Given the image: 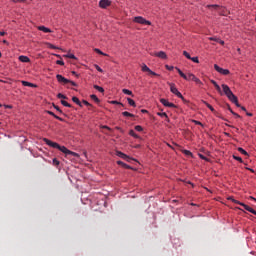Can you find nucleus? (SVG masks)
Returning a JSON list of instances; mask_svg holds the SVG:
<instances>
[{
    "label": "nucleus",
    "mask_w": 256,
    "mask_h": 256,
    "mask_svg": "<svg viewBox=\"0 0 256 256\" xmlns=\"http://www.w3.org/2000/svg\"><path fill=\"white\" fill-rule=\"evenodd\" d=\"M233 159H235V161H239V163H243V158H241L239 156L233 155Z\"/></svg>",
    "instance_id": "39"
},
{
    "label": "nucleus",
    "mask_w": 256,
    "mask_h": 256,
    "mask_svg": "<svg viewBox=\"0 0 256 256\" xmlns=\"http://www.w3.org/2000/svg\"><path fill=\"white\" fill-rule=\"evenodd\" d=\"M46 113H47L48 115H51L52 117H55V116H56L55 113H53L52 111H49V110H47Z\"/></svg>",
    "instance_id": "51"
},
{
    "label": "nucleus",
    "mask_w": 256,
    "mask_h": 256,
    "mask_svg": "<svg viewBox=\"0 0 256 256\" xmlns=\"http://www.w3.org/2000/svg\"><path fill=\"white\" fill-rule=\"evenodd\" d=\"M175 69L179 73L180 77H182V79H184L185 81H195L197 77L193 73H188V75L183 73V71L179 69V67H175Z\"/></svg>",
    "instance_id": "3"
},
{
    "label": "nucleus",
    "mask_w": 256,
    "mask_h": 256,
    "mask_svg": "<svg viewBox=\"0 0 256 256\" xmlns=\"http://www.w3.org/2000/svg\"><path fill=\"white\" fill-rule=\"evenodd\" d=\"M46 45H47V47H48L49 49H61V48H59V47H57V46H55V45H53V44H51V43H49V42H46Z\"/></svg>",
    "instance_id": "32"
},
{
    "label": "nucleus",
    "mask_w": 256,
    "mask_h": 256,
    "mask_svg": "<svg viewBox=\"0 0 256 256\" xmlns=\"http://www.w3.org/2000/svg\"><path fill=\"white\" fill-rule=\"evenodd\" d=\"M72 101H73V103H75V104L78 105L79 107H83V104L81 103V100H79V99L77 98V96H73V97H72Z\"/></svg>",
    "instance_id": "19"
},
{
    "label": "nucleus",
    "mask_w": 256,
    "mask_h": 256,
    "mask_svg": "<svg viewBox=\"0 0 256 256\" xmlns=\"http://www.w3.org/2000/svg\"><path fill=\"white\" fill-rule=\"evenodd\" d=\"M214 69L217 71V73H220V75H229L231 71L229 69L221 68L219 65L214 64Z\"/></svg>",
    "instance_id": "7"
},
{
    "label": "nucleus",
    "mask_w": 256,
    "mask_h": 256,
    "mask_svg": "<svg viewBox=\"0 0 256 256\" xmlns=\"http://www.w3.org/2000/svg\"><path fill=\"white\" fill-rule=\"evenodd\" d=\"M12 3H27V0H11Z\"/></svg>",
    "instance_id": "46"
},
{
    "label": "nucleus",
    "mask_w": 256,
    "mask_h": 256,
    "mask_svg": "<svg viewBox=\"0 0 256 256\" xmlns=\"http://www.w3.org/2000/svg\"><path fill=\"white\" fill-rule=\"evenodd\" d=\"M56 65H61V66H63V65H65V62H64L63 60H57V61H56Z\"/></svg>",
    "instance_id": "49"
},
{
    "label": "nucleus",
    "mask_w": 256,
    "mask_h": 256,
    "mask_svg": "<svg viewBox=\"0 0 256 256\" xmlns=\"http://www.w3.org/2000/svg\"><path fill=\"white\" fill-rule=\"evenodd\" d=\"M117 157H120V159H124V161H131V157L121 151H116Z\"/></svg>",
    "instance_id": "12"
},
{
    "label": "nucleus",
    "mask_w": 256,
    "mask_h": 256,
    "mask_svg": "<svg viewBox=\"0 0 256 256\" xmlns=\"http://www.w3.org/2000/svg\"><path fill=\"white\" fill-rule=\"evenodd\" d=\"M158 117H164L167 121H169V116L165 112H158L157 113Z\"/></svg>",
    "instance_id": "24"
},
{
    "label": "nucleus",
    "mask_w": 256,
    "mask_h": 256,
    "mask_svg": "<svg viewBox=\"0 0 256 256\" xmlns=\"http://www.w3.org/2000/svg\"><path fill=\"white\" fill-rule=\"evenodd\" d=\"M204 105H206V107H208V109H210V111L215 112V108H213V106L211 104H209L207 101L202 100L201 101Z\"/></svg>",
    "instance_id": "21"
},
{
    "label": "nucleus",
    "mask_w": 256,
    "mask_h": 256,
    "mask_svg": "<svg viewBox=\"0 0 256 256\" xmlns=\"http://www.w3.org/2000/svg\"><path fill=\"white\" fill-rule=\"evenodd\" d=\"M141 69L143 73H149V75H153L154 77H159V74H157L156 72H153V70H151V68H149L147 64H142Z\"/></svg>",
    "instance_id": "8"
},
{
    "label": "nucleus",
    "mask_w": 256,
    "mask_h": 256,
    "mask_svg": "<svg viewBox=\"0 0 256 256\" xmlns=\"http://www.w3.org/2000/svg\"><path fill=\"white\" fill-rule=\"evenodd\" d=\"M56 79H57L58 83H62L63 85H67V83L70 82L69 79L63 77V75H61V74H57Z\"/></svg>",
    "instance_id": "11"
},
{
    "label": "nucleus",
    "mask_w": 256,
    "mask_h": 256,
    "mask_svg": "<svg viewBox=\"0 0 256 256\" xmlns=\"http://www.w3.org/2000/svg\"><path fill=\"white\" fill-rule=\"evenodd\" d=\"M209 41H216V43H219L220 45H225V41L221 40L220 38L217 37H209Z\"/></svg>",
    "instance_id": "17"
},
{
    "label": "nucleus",
    "mask_w": 256,
    "mask_h": 256,
    "mask_svg": "<svg viewBox=\"0 0 256 256\" xmlns=\"http://www.w3.org/2000/svg\"><path fill=\"white\" fill-rule=\"evenodd\" d=\"M170 91H171V93H173V95H176V97H178V99L185 101V97H183V94H181V92H179V89H177L175 84H173V83L170 84Z\"/></svg>",
    "instance_id": "5"
},
{
    "label": "nucleus",
    "mask_w": 256,
    "mask_h": 256,
    "mask_svg": "<svg viewBox=\"0 0 256 256\" xmlns=\"http://www.w3.org/2000/svg\"><path fill=\"white\" fill-rule=\"evenodd\" d=\"M248 171H251V173H255V170L251 169V168H246Z\"/></svg>",
    "instance_id": "61"
},
{
    "label": "nucleus",
    "mask_w": 256,
    "mask_h": 256,
    "mask_svg": "<svg viewBox=\"0 0 256 256\" xmlns=\"http://www.w3.org/2000/svg\"><path fill=\"white\" fill-rule=\"evenodd\" d=\"M232 203H235L236 205H241L246 211H249V213H252L253 215H256L255 209L251 208L249 205L242 203L238 200L232 199Z\"/></svg>",
    "instance_id": "4"
},
{
    "label": "nucleus",
    "mask_w": 256,
    "mask_h": 256,
    "mask_svg": "<svg viewBox=\"0 0 256 256\" xmlns=\"http://www.w3.org/2000/svg\"><path fill=\"white\" fill-rule=\"evenodd\" d=\"M193 123H195V125H201V127H203V123H201L200 121L193 120Z\"/></svg>",
    "instance_id": "50"
},
{
    "label": "nucleus",
    "mask_w": 256,
    "mask_h": 256,
    "mask_svg": "<svg viewBox=\"0 0 256 256\" xmlns=\"http://www.w3.org/2000/svg\"><path fill=\"white\" fill-rule=\"evenodd\" d=\"M122 115H123V117H135V115H133L132 113H129L127 111L122 112Z\"/></svg>",
    "instance_id": "34"
},
{
    "label": "nucleus",
    "mask_w": 256,
    "mask_h": 256,
    "mask_svg": "<svg viewBox=\"0 0 256 256\" xmlns=\"http://www.w3.org/2000/svg\"><path fill=\"white\" fill-rule=\"evenodd\" d=\"M239 153H241L242 155H246L249 156V153L247 151H245V149H243L242 147L238 148Z\"/></svg>",
    "instance_id": "31"
},
{
    "label": "nucleus",
    "mask_w": 256,
    "mask_h": 256,
    "mask_svg": "<svg viewBox=\"0 0 256 256\" xmlns=\"http://www.w3.org/2000/svg\"><path fill=\"white\" fill-rule=\"evenodd\" d=\"M94 51L95 53H98V55H103L104 57H107V54L101 51V49L99 48H95Z\"/></svg>",
    "instance_id": "30"
},
{
    "label": "nucleus",
    "mask_w": 256,
    "mask_h": 256,
    "mask_svg": "<svg viewBox=\"0 0 256 256\" xmlns=\"http://www.w3.org/2000/svg\"><path fill=\"white\" fill-rule=\"evenodd\" d=\"M249 199H251L252 201H255V202H256V198L253 197V196H250Z\"/></svg>",
    "instance_id": "60"
},
{
    "label": "nucleus",
    "mask_w": 256,
    "mask_h": 256,
    "mask_svg": "<svg viewBox=\"0 0 256 256\" xmlns=\"http://www.w3.org/2000/svg\"><path fill=\"white\" fill-rule=\"evenodd\" d=\"M18 59L21 63H31V59L25 55L19 56Z\"/></svg>",
    "instance_id": "15"
},
{
    "label": "nucleus",
    "mask_w": 256,
    "mask_h": 256,
    "mask_svg": "<svg viewBox=\"0 0 256 256\" xmlns=\"http://www.w3.org/2000/svg\"><path fill=\"white\" fill-rule=\"evenodd\" d=\"M60 163H61V162H59V160H58L57 158H54V159L52 160V165H54L55 167H59Z\"/></svg>",
    "instance_id": "33"
},
{
    "label": "nucleus",
    "mask_w": 256,
    "mask_h": 256,
    "mask_svg": "<svg viewBox=\"0 0 256 256\" xmlns=\"http://www.w3.org/2000/svg\"><path fill=\"white\" fill-rule=\"evenodd\" d=\"M129 135L130 137H134V139H140L139 135L135 133V130H130Z\"/></svg>",
    "instance_id": "22"
},
{
    "label": "nucleus",
    "mask_w": 256,
    "mask_h": 256,
    "mask_svg": "<svg viewBox=\"0 0 256 256\" xmlns=\"http://www.w3.org/2000/svg\"><path fill=\"white\" fill-rule=\"evenodd\" d=\"M61 105H63L64 107H71V104H69V102L65 101V100H61Z\"/></svg>",
    "instance_id": "36"
},
{
    "label": "nucleus",
    "mask_w": 256,
    "mask_h": 256,
    "mask_svg": "<svg viewBox=\"0 0 256 256\" xmlns=\"http://www.w3.org/2000/svg\"><path fill=\"white\" fill-rule=\"evenodd\" d=\"M37 29L38 31H42L43 33H53V31L46 26H38Z\"/></svg>",
    "instance_id": "16"
},
{
    "label": "nucleus",
    "mask_w": 256,
    "mask_h": 256,
    "mask_svg": "<svg viewBox=\"0 0 256 256\" xmlns=\"http://www.w3.org/2000/svg\"><path fill=\"white\" fill-rule=\"evenodd\" d=\"M110 104H111V105H121V107H123V103L118 102V101H116V100L110 101Z\"/></svg>",
    "instance_id": "37"
},
{
    "label": "nucleus",
    "mask_w": 256,
    "mask_h": 256,
    "mask_svg": "<svg viewBox=\"0 0 256 256\" xmlns=\"http://www.w3.org/2000/svg\"><path fill=\"white\" fill-rule=\"evenodd\" d=\"M160 103L162 105H164V107H170V108H175L177 107L175 104H173V102H169V100L165 99V98H161L160 99Z\"/></svg>",
    "instance_id": "10"
},
{
    "label": "nucleus",
    "mask_w": 256,
    "mask_h": 256,
    "mask_svg": "<svg viewBox=\"0 0 256 256\" xmlns=\"http://www.w3.org/2000/svg\"><path fill=\"white\" fill-rule=\"evenodd\" d=\"M246 115H247L248 117H253V113H250V112H247Z\"/></svg>",
    "instance_id": "58"
},
{
    "label": "nucleus",
    "mask_w": 256,
    "mask_h": 256,
    "mask_svg": "<svg viewBox=\"0 0 256 256\" xmlns=\"http://www.w3.org/2000/svg\"><path fill=\"white\" fill-rule=\"evenodd\" d=\"M229 111L230 113H232V115H234V117H237V118L241 117L239 114L235 113L231 108H229Z\"/></svg>",
    "instance_id": "48"
},
{
    "label": "nucleus",
    "mask_w": 256,
    "mask_h": 256,
    "mask_svg": "<svg viewBox=\"0 0 256 256\" xmlns=\"http://www.w3.org/2000/svg\"><path fill=\"white\" fill-rule=\"evenodd\" d=\"M233 199H235V198H233V197H228V201H233Z\"/></svg>",
    "instance_id": "63"
},
{
    "label": "nucleus",
    "mask_w": 256,
    "mask_h": 256,
    "mask_svg": "<svg viewBox=\"0 0 256 256\" xmlns=\"http://www.w3.org/2000/svg\"><path fill=\"white\" fill-rule=\"evenodd\" d=\"M141 113H148V111L145 110V109H142V110H141Z\"/></svg>",
    "instance_id": "62"
},
{
    "label": "nucleus",
    "mask_w": 256,
    "mask_h": 256,
    "mask_svg": "<svg viewBox=\"0 0 256 256\" xmlns=\"http://www.w3.org/2000/svg\"><path fill=\"white\" fill-rule=\"evenodd\" d=\"M221 87H222V93H224V95L227 96V99H229L231 103H234L236 107H240L242 111H247V108H245V106H241V104H239V99L237 98V96H235V94H233V91H231V88L229 87V85L222 84Z\"/></svg>",
    "instance_id": "2"
},
{
    "label": "nucleus",
    "mask_w": 256,
    "mask_h": 256,
    "mask_svg": "<svg viewBox=\"0 0 256 256\" xmlns=\"http://www.w3.org/2000/svg\"><path fill=\"white\" fill-rule=\"evenodd\" d=\"M154 56L159 57V59H167V53L165 51L156 52Z\"/></svg>",
    "instance_id": "14"
},
{
    "label": "nucleus",
    "mask_w": 256,
    "mask_h": 256,
    "mask_svg": "<svg viewBox=\"0 0 256 256\" xmlns=\"http://www.w3.org/2000/svg\"><path fill=\"white\" fill-rule=\"evenodd\" d=\"M127 101H128V104L130 105V107H137L135 100H133L131 98H127Z\"/></svg>",
    "instance_id": "25"
},
{
    "label": "nucleus",
    "mask_w": 256,
    "mask_h": 256,
    "mask_svg": "<svg viewBox=\"0 0 256 256\" xmlns=\"http://www.w3.org/2000/svg\"><path fill=\"white\" fill-rule=\"evenodd\" d=\"M165 68L167 69V71H173V69H175L174 66H169L168 64L165 65Z\"/></svg>",
    "instance_id": "43"
},
{
    "label": "nucleus",
    "mask_w": 256,
    "mask_h": 256,
    "mask_svg": "<svg viewBox=\"0 0 256 256\" xmlns=\"http://www.w3.org/2000/svg\"><path fill=\"white\" fill-rule=\"evenodd\" d=\"M94 89H96V91H99V93H105V89H103V87L99 85H94Z\"/></svg>",
    "instance_id": "28"
},
{
    "label": "nucleus",
    "mask_w": 256,
    "mask_h": 256,
    "mask_svg": "<svg viewBox=\"0 0 256 256\" xmlns=\"http://www.w3.org/2000/svg\"><path fill=\"white\" fill-rule=\"evenodd\" d=\"M122 93H124V95H130L131 97H133V91L129 90V89H122Z\"/></svg>",
    "instance_id": "23"
},
{
    "label": "nucleus",
    "mask_w": 256,
    "mask_h": 256,
    "mask_svg": "<svg viewBox=\"0 0 256 256\" xmlns=\"http://www.w3.org/2000/svg\"><path fill=\"white\" fill-rule=\"evenodd\" d=\"M21 83H22L23 87H37V85H35L31 82H27L25 80H22Z\"/></svg>",
    "instance_id": "18"
},
{
    "label": "nucleus",
    "mask_w": 256,
    "mask_h": 256,
    "mask_svg": "<svg viewBox=\"0 0 256 256\" xmlns=\"http://www.w3.org/2000/svg\"><path fill=\"white\" fill-rule=\"evenodd\" d=\"M5 35H6V32H4V31L1 32V31H0V37H3V36H5Z\"/></svg>",
    "instance_id": "57"
},
{
    "label": "nucleus",
    "mask_w": 256,
    "mask_h": 256,
    "mask_svg": "<svg viewBox=\"0 0 256 256\" xmlns=\"http://www.w3.org/2000/svg\"><path fill=\"white\" fill-rule=\"evenodd\" d=\"M182 153L186 155V157H193V153L189 150H182Z\"/></svg>",
    "instance_id": "29"
},
{
    "label": "nucleus",
    "mask_w": 256,
    "mask_h": 256,
    "mask_svg": "<svg viewBox=\"0 0 256 256\" xmlns=\"http://www.w3.org/2000/svg\"><path fill=\"white\" fill-rule=\"evenodd\" d=\"M83 105H86V107H92L91 103H89L87 100L82 101Z\"/></svg>",
    "instance_id": "47"
},
{
    "label": "nucleus",
    "mask_w": 256,
    "mask_h": 256,
    "mask_svg": "<svg viewBox=\"0 0 256 256\" xmlns=\"http://www.w3.org/2000/svg\"><path fill=\"white\" fill-rule=\"evenodd\" d=\"M183 55H184V57H186V59H191V54H189V52H187V51H183Z\"/></svg>",
    "instance_id": "38"
},
{
    "label": "nucleus",
    "mask_w": 256,
    "mask_h": 256,
    "mask_svg": "<svg viewBox=\"0 0 256 256\" xmlns=\"http://www.w3.org/2000/svg\"><path fill=\"white\" fill-rule=\"evenodd\" d=\"M43 141L46 145H48V147H52V149H58V151H61V153H64V155H72V157L77 158L80 157L79 153L73 152L69 150L67 147L59 145V143L57 142H53L47 138H43Z\"/></svg>",
    "instance_id": "1"
},
{
    "label": "nucleus",
    "mask_w": 256,
    "mask_h": 256,
    "mask_svg": "<svg viewBox=\"0 0 256 256\" xmlns=\"http://www.w3.org/2000/svg\"><path fill=\"white\" fill-rule=\"evenodd\" d=\"M198 156H199L200 159H202L203 161H209V158L205 157L203 154H198Z\"/></svg>",
    "instance_id": "44"
},
{
    "label": "nucleus",
    "mask_w": 256,
    "mask_h": 256,
    "mask_svg": "<svg viewBox=\"0 0 256 256\" xmlns=\"http://www.w3.org/2000/svg\"><path fill=\"white\" fill-rule=\"evenodd\" d=\"M190 61H193V63H199V57H197V56L191 57Z\"/></svg>",
    "instance_id": "40"
},
{
    "label": "nucleus",
    "mask_w": 256,
    "mask_h": 256,
    "mask_svg": "<svg viewBox=\"0 0 256 256\" xmlns=\"http://www.w3.org/2000/svg\"><path fill=\"white\" fill-rule=\"evenodd\" d=\"M63 57H66V59H74V60H77L75 54H71V53L65 54V55H63Z\"/></svg>",
    "instance_id": "26"
},
{
    "label": "nucleus",
    "mask_w": 256,
    "mask_h": 256,
    "mask_svg": "<svg viewBox=\"0 0 256 256\" xmlns=\"http://www.w3.org/2000/svg\"><path fill=\"white\" fill-rule=\"evenodd\" d=\"M52 55H54V57H58V59H61V55L59 54H52Z\"/></svg>",
    "instance_id": "59"
},
{
    "label": "nucleus",
    "mask_w": 256,
    "mask_h": 256,
    "mask_svg": "<svg viewBox=\"0 0 256 256\" xmlns=\"http://www.w3.org/2000/svg\"><path fill=\"white\" fill-rule=\"evenodd\" d=\"M135 131L141 132L143 131V127L141 125L135 126Z\"/></svg>",
    "instance_id": "42"
},
{
    "label": "nucleus",
    "mask_w": 256,
    "mask_h": 256,
    "mask_svg": "<svg viewBox=\"0 0 256 256\" xmlns=\"http://www.w3.org/2000/svg\"><path fill=\"white\" fill-rule=\"evenodd\" d=\"M54 109H56V111H59V113H63V111H61V110L59 109V106H55V105H54Z\"/></svg>",
    "instance_id": "54"
},
{
    "label": "nucleus",
    "mask_w": 256,
    "mask_h": 256,
    "mask_svg": "<svg viewBox=\"0 0 256 256\" xmlns=\"http://www.w3.org/2000/svg\"><path fill=\"white\" fill-rule=\"evenodd\" d=\"M210 83H212V85H214V87L216 88L218 93H220V95H225V92L221 91V86H219V84H217V81L210 80Z\"/></svg>",
    "instance_id": "13"
},
{
    "label": "nucleus",
    "mask_w": 256,
    "mask_h": 256,
    "mask_svg": "<svg viewBox=\"0 0 256 256\" xmlns=\"http://www.w3.org/2000/svg\"><path fill=\"white\" fill-rule=\"evenodd\" d=\"M95 69L99 71V73H103V69L99 65H94Z\"/></svg>",
    "instance_id": "45"
},
{
    "label": "nucleus",
    "mask_w": 256,
    "mask_h": 256,
    "mask_svg": "<svg viewBox=\"0 0 256 256\" xmlns=\"http://www.w3.org/2000/svg\"><path fill=\"white\" fill-rule=\"evenodd\" d=\"M3 43L9 44V42H7V40H3Z\"/></svg>",
    "instance_id": "64"
},
{
    "label": "nucleus",
    "mask_w": 256,
    "mask_h": 256,
    "mask_svg": "<svg viewBox=\"0 0 256 256\" xmlns=\"http://www.w3.org/2000/svg\"><path fill=\"white\" fill-rule=\"evenodd\" d=\"M210 7H219V5H217V4H208L207 8L210 9Z\"/></svg>",
    "instance_id": "52"
},
{
    "label": "nucleus",
    "mask_w": 256,
    "mask_h": 256,
    "mask_svg": "<svg viewBox=\"0 0 256 256\" xmlns=\"http://www.w3.org/2000/svg\"><path fill=\"white\" fill-rule=\"evenodd\" d=\"M68 83H70L73 87H77V83H75L74 81L70 80V82H68Z\"/></svg>",
    "instance_id": "53"
},
{
    "label": "nucleus",
    "mask_w": 256,
    "mask_h": 256,
    "mask_svg": "<svg viewBox=\"0 0 256 256\" xmlns=\"http://www.w3.org/2000/svg\"><path fill=\"white\" fill-rule=\"evenodd\" d=\"M102 129H107L108 131H111V128L109 126H102Z\"/></svg>",
    "instance_id": "56"
},
{
    "label": "nucleus",
    "mask_w": 256,
    "mask_h": 256,
    "mask_svg": "<svg viewBox=\"0 0 256 256\" xmlns=\"http://www.w3.org/2000/svg\"><path fill=\"white\" fill-rule=\"evenodd\" d=\"M134 23H138L139 25H151V21L143 18V16H136L133 18Z\"/></svg>",
    "instance_id": "6"
},
{
    "label": "nucleus",
    "mask_w": 256,
    "mask_h": 256,
    "mask_svg": "<svg viewBox=\"0 0 256 256\" xmlns=\"http://www.w3.org/2000/svg\"><path fill=\"white\" fill-rule=\"evenodd\" d=\"M54 118L57 119L58 121H63V118H61V117H59L57 115Z\"/></svg>",
    "instance_id": "55"
},
{
    "label": "nucleus",
    "mask_w": 256,
    "mask_h": 256,
    "mask_svg": "<svg viewBox=\"0 0 256 256\" xmlns=\"http://www.w3.org/2000/svg\"><path fill=\"white\" fill-rule=\"evenodd\" d=\"M194 83L196 85H198L199 87H203V82L201 81V79H199L198 77H196V79L193 80Z\"/></svg>",
    "instance_id": "27"
},
{
    "label": "nucleus",
    "mask_w": 256,
    "mask_h": 256,
    "mask_svg": "<svg viewBox=\"0 0 256 256\" xmlns=\"http://www.w3.org/2000/svg\"><path fill=\"white\" fill-rule=\"evenodd\" d=\"M116 163L117 165H121V167H123L124 169H131V166H129L128 164L124 163L121 160H118Z\"/></svg>",
    "instance_id": "20"
},
{
    "label": "nucleus",
    "mask_w": 256,
    "mask_h": 256,
    "mask_svg": "<svg viewBox=\"0 0 256 256\" xmlns=\"http://www.w3.org/2000/svg\"><path fill=\"white\" fill-rule=\"evenodd\" d=\"M91 99L93 100V101H95V103H99V98L97 97V95H95V94H92L91 96Z\"/></svg>",
    "instance_id": "35"
},
{
    "label": "nucleus",
    "mask_w": 256,
    "mask_h": 256,
    "mask_svg": "<svg viewBox=\"0 0 256 256\" xmlns=\"http://www.w3.org/2000/svg\"><path fill=\"white\" fill-rule=\"evenodd\" d=\"M99 7L100 9H107V7H111V0H100Z\"/></svg>",
    "instance_id": "9"
},
{
    "label": "nucleus",
    "mask_w": 256,
    "mask_h": 256,
    "mask_svg": "<svg viewBox=\"0 0 256 256\" xmlns=\"http://www.w3.org/2000/svg\"><path fill=\"white\" fill-rule=\"evenodd\" d=\"M57 98H58V99H67V96H65V95L62 94V93H59V94H57Z\"/></svg>",
    "instance_id": "41"
}]
</instances>
